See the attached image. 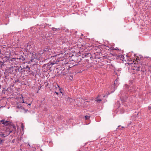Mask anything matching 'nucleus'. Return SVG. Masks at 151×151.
Masks as SVG:
<instances>
[{
	"instance_id": "f257e3e1",
	"label": "nucleus",
	"mask_w": 151,
	"mask_h": 151,
	"mask_svg": "<svg viewBox=\"0 0 151 151\" xmlns=\"http://www.w3.org/2000/svg\"><path fill=\"white\" fill-rule=\"evenodd\" d=\"M14 128H9L8 127H4L3 128H1V129L3 130L4 132H1L0 133V137H5L9 135L10 133L13 132V134H15L16 130V128L15 129H13Z\"/></svg>"
},
{
	"instance_id": "f03ea898",
	"label": "nucleus",
	"mask_w": 151,
	"mask_h": 151,
	"mask_svg": "<svg viewBox=\"0 0 151 151\" xmlns=\"http://www.w3.org/2000/svg\"><path fill=\"white\" fill-rule=\"evenodd\" d=\"M5 126L8 127L9 128H14V130L15 129V126L13 123L10 121H5V119H3L0 121V128H3L4 127H7Z\"/></svg>"
},
{
	"instance_id": "7ed1b4c3",
	"label": "nucleus",
	"mask_w": 151,
	"mask_h": 151,
	"mask_svg": "<svg viewBox=\"0 0 151 151\" xmlns=\"http://www.w3.org/2000/svg\"><path fill=\"white\" fill-rule=\"evenodd\" d=\"M110 54H111V57H114V56H115V58H116V60H122L123 61V60L124 59V56L123 55H122L121 54H115L114 53L113 54V53H110L109 52L108 53H107V54L106 55V56H108V57H109V55H110Z\"/></svg>"
},
{
	"instance_id": "20e7f679",
	"label": "nucleus",
	"mask_w": 151,
	"mask_h": 151,
	"mask_svg": "<svg viewBox=\"0 0 151 151\" xmlns=\"http://www.w3.org/2000/svg\"><path fill=\"white\" fill-rule=\"evenodd\" d=\"M18 67L11 66L7 68V70L9 72V73L11 74H14V75L16 74L18 75L19 74L18 73Z\"/></svg>"
},
{
	"instance_id": "39448f33",
	"label": "nucleus",
	"mask_w": 151,
	"mask_h": 151,
	"mask_svg": "<svg viewBox=\"0 0 151 151\" xmlns=\"http://www.w3.org/2000/svg\"><path fill=\"white\" fill-rule=\"evenodd\" d=\"M41 56V55L40 52L36 53L35 52H33V53H32L31 59L29 61H28L30 63V62H33L34 59L40 60V58Z\"/></svg>"
},
{
	"instance_id": "423d86ee",
	"label": "nucleus",
	"mask_w": 151,
	"mask_h": 151,
	"mask_svg": "<svg viewBox=\"0 0 151 151\" xmlns=\"http://www.w3.org/2000/svg\"><path fill=\"white\" fill-rule=\"evenodd\" d=\"M26 74L34 76V72L30 70V67L28 65L26 66L25 67Z\"/></svg>"
},
{
	"instance_id": "0eeeda50",
	"label": "nucleus",
	"mask_w": 151,
	"mask_h": 151,
	"mask_svg": "<svg viewBox=\"0 0 151 151\" xmlns=\"http://www.w3.org/2000/svg\"><path fill=\"white\" fill-rule=\"evenodd\" d=\"M47 64V68H48L49 70H50V72H51L54 69V68H53L52 65H54V63H52V61L51 60Z\"/></svg>"
},
{
	"instance_id": "6e6552de",
	"label": "nucleus",
	"mask_w": 151,
	"mask_h": 151,
	"mask_svg": "<svg viewBox=\"0 0 151 151\" xmlns=\"http://www.w3.org/2000/svg\"><path fill=\"white\" fill-rule=\"evenodd\" d=\"M17 69L18 72H19V73H20L21 74H26L25 67L22 68L21 67H18V68Z\"/></svg>"
},
{
	"instance_id": "1a4fd4ad",
	"label": "nucleus",
	"mask_w": 151,
	"mask_h": 151,
	"mask_svg": "<svg viewBox=\"0 0 151 151\" xmlns=\"http://www.w3.org/2000/svg\"><path fill=\"white\" fill-rule=\"evenodd\" d=\"M9 72L7 70V69L6 70H6L4 72V78L5 79H6L7 81H8L9 78H10V77L9 76Z\"/></svg>"
},
{
	"instance_id": "9d476101",
	"label": "nucleus",
	"mask_w": 151,
	"mask_h": 151,
	"mask_svg": "<svg viewBox=\"0 0 151 151\" xmlns=\"http://www.w3.org/2000/svg\"><path fill=\"white\" fill-rule=\"evenodd\" d=\"M53 88L54 89H55V91H59V89L60 86L57 83H53Z\"/></svg>"
},
{
	"instance_id": "9b49d317",
	"label": "nucleus",
	"mask_w": 151,
	"mask_h": 151,
	"mask_svg": "<svg viewBox=\"0 0 151 151\" xmlns=\"http://www.w3.org/2000/svg\"><path fill=\"white\" fill-rule=\"evenodd\" d=\"M82 56L83 58L85 57H86L87 58H91L92 57V55L90 53L86 52L84 54H83L82 55Z\"/></svg>"
},
{
	"instance_id": "f8f14e48",
	"label": "nucleus",
	"mask_w": 151,
	"mask_h": 151,
	"mask_svg": "<svg viewBox=\"0 0 151 151\" xmlns=\"http://www.w3.org/2000/svg\"><path fill=\"white\" fill-rule=\"evenodd\" d=\"M69 63L68 62L66 63L65 65V67H66L65 68L66 69V70H68L69 71L70 68L77 65L76 64H75L73 65H68Z\"/></svg>"
},
{
	"instance_id": "ddd939ff",
	"label": "nucleus",
	"mask_w": 151,
	"mask_h": 151,
	"mask_svg": "<svg viewBox=\"0 0 151 151\" xmlns=\"http://www.w3.org/2000/svg\"><path fill=\"white\" fill-rule=\"evenodd\" d=\"M128 98V97L126 96H125L124 97L122 96L120 97L122 103L124 102H126V101Z\"/></svg>"
},
{
	"instance_id": "4468645a",
	"label": "nucleus",
	"mask_w": 151,
	"mask_h": 151,
	"mask_svg": "<svg viewBox=\"0 0 151 151\" xmlns=\"http://www.w3.org/2000/svg\"><path fill=\"white\" fill-rule=\"evenodd\" d=\"M58 37L61 40L66 39L65 38V35L63 33H61L60 34L59 36Z\"/></svg>"
},
{
	"instance_id": "2eb2a0df",
	"label": "nucleus",
	"mask_w": 151,
	"mask_h": 151,
	"mask_svg": "<svg viewBox=\"0 0 151 151\" xmlns=\"http://www.w3.org/2000/svg\"><path fill=\"white\" fill-rule=\"evenodd\" d=\"M63 71H64V72H62L61 73V74H62V75L63 76H65L67 74H68L69 72V71L68 70H66L65 68L63 70Z\"/></svg>"
},
{
	"instance_id": "dca6fc26",
	"label": "nucleus",
	"mask_w": 151,
	"mask_h": 151,
	"mask_svg": "<svg viewBox=\"0 0 151 151\" xmlns=\"http://www.w3.org/2000/svg\"><path fill=\"white\" fill-rule=\"evenodd\" d=\"M9 62L10 63H15V64H16V63L15 62V58H11L10 57H9Z\"/></svg>"
},
{
	"instance_id": "f3484780",
	"label": "nucleus",
	"mask_w": 151,
	"mask_h": 151,
	"mask_svg": "<svg viewBox=\"0 0 151 151\" xmlns=\"http://www.w3.org/2000/svg\"><path fill=\"white\" fill-rule=\"evenodd\" d=\"M118 82L117 81V79H116L114 82L113 84L114 89L116 88L118 85H119Z\"/></svg>"
},
{
	"instance_id": "a211bd4d",
	"label": "nucleus",
	"mask_w": 151,
	"mask_h": 151,
	"mask_svg": "<svg viewBox=\"0 0 151 151\" xmlns=\"http://www.w3.org/2000/svg\"><path fill=\"white\" fill-rule=\"evenodd\" d=\"M9 57L5 56L4 57L2 58V61L5 63V62H9Z\"/></svg>"
},
{
	"instance_id": "6ab92c4d",
	"label": "nucleus",
	"mask_w": 151,
	"mask_h": 151,
	"mask_svg": "<svg viewBox=\"0 0 151 151\" xmlns=\"http://www.w3.org/2000/svg\"><path fill=\"white\" fill-rule=\"evenodd\" d=\"M145 70H145V68H143V67H142L141 68V69L140 71L141 72V74L142 76L143 75H144V74H145Z\"/></svg>"
},
{
	"instance_id": "aec40b11",
	"label": "nucleus",
	"mask_w": 151,
	"mask_h": 151,
	"mask_svg": "<svg viewBox=\"0 0 151 151\" xmlns=\"http://www.w3.org/2000/svg\"><path fill=\"white\" fill-rule=\"evenodd\" d=\"M49 50H51V49L49 47L45 46L44 47L43 51L44 52H47V51L50 52Z\"/></svg>"
},
{
	"instance_id": "412c9836",
	"label": "nucleus",
	"mask_w": 151,
	"mask_h": 151,
	"mask_svg": "<svg viewBox=\"0 0 151 151\" xmlns=\"http://www.w3.org/2000/svg\"><path fill=\"white\" fill-rule=\"evenodd\" d=\"M47 64H44L42 66V68H43L44 69H45V71L46 70V71H47L49 70L48 68H47Z\"/></svg>"
},
{
	"instance_id": "4be33fe9",
	"label": "nucleus",
	"mask_w": 151,
	"mask_h": 151,
	"mask_svg": "<svg viewBox=\"0 0 151 151\" xmlns=\"http://www.w3.org/2000/svg\"><path fill=\"white\" fill-rule=\"evenodd\" d=\"M110 49L112 50H117L119 52H120L121 51V50L120 49H119L117 47H116L115 48H114V47H111L110 48Z\"/></svg>"
},
{
	"instance_id": "5701e85b",
	"label": "nucleus",
	"mask_w": 151,
	"mask_h": 151,
	"mask_svg": "<svg viewBox=\"0 0 151 151\" xmlns=\"http://www.w3.org/2000/svg\"><path fill=\"white\" fill-rule=\"evenodd\" d=\"M5 141V140L4 139H2L0 138V145H3L4 142Z\"/></svg>"
},
{
	"instance_id": "b1692460",
	"label": "nucleus",
	"mask_w": 151,
	"mask_h": 151,
	"mask_svg": "<svg viewBox=\"0 0 151 151\" xmlns=\"http://www.w3.org/2000/svg\"><path fill=\"white\" fill-rule=\"evenodd\" d=\"M116 105L118 106V108H119L120 107L121 104L119 102V100H118L116 104Z\"/></svg>"
},
{
	"instance_id": "393cba45",
	"label": "nucleus",
	"mask_w": 151,
	"mask_h": 151,
	"mask_svg": "<svg viewBox=\"0 0 151 151\" xmlns=\"http://www.w3.org/2000/svg\"><path fill=\"white\" fill-rule=\"evenodd\" d=\"M0 63H1V68L3 66H4L5 65V64H4V63H5L3 61L0 60Z\"/></svg>"
},
{
	"instance_id": "a878e982",
	"label": "nucleus",
	"mask_w": 151,
	"mask_h": 151,
	"mask_svg": "<svg viewBox=\"0 0 151 151\" xmlns=\"http://www.w3.org/2000/svg\"><path fill=\"white\" fill-rule=\"evenodd\" d=\"M13 82L14 83H17V82H18L19 83H20V81L19 80V79L17 78L15 80H14L13 81Z\"/></svg>"
},
{
	"instance_id": "bb28decb",
	"label": "nucleus",
	"mask_w": 151,
	"mask_h": 151,
	"mask_svg": "<svg viewBox=\"0 0 151 151\" xmlns=\"http://www.w3.org/2000/svg\"><path fill=\"white\" fill-rule=\"evenodd\" d=\"M15 62H16L17 63H20V59L19 58H15Z\"/></svg>"
},
{
	"instance_id": "cd10ccee",
	"label": "nucleus",
	"mask_w": 151,
	"mask_h": 151,
	"mask_svg": "<svg viewBox=\"0 0 151 151\" xmlns=\"http://www.w3.org/2000/svg\"><path fill=\"white\" fill-rule=\"evenodd\" d=\"M59 91H60V92L61 93H62V92L64 91L63 89L62 88L60 87L59 89Z\"/></svg>"
},
{
	"instance_id": "c85d7f7f",
	"label": "nucleus",
	"mask_w": 151,
	"mask_h": 151,
	"mask_svg": "<svg viewBox=\"0 0 151 151\" xmlns=\"http://www.w3.org/2000/svg\"><path fill=\"white\" fill-rule=\"evenodd\" d=\"M134 56L135 57V58H136V59L137 60H140V58H141V57L139 58V57L138 56H136V54H134Z\"/></svg>"
},
{
	"instance_id": "c756f323",
	"label": "nucleus",
	"mask_w": 151,
	"mask_h": 151,
	"mask_svg": "<svg viewBox=\"0 0 151 151\" xmlns=\"http://www.w3.org/2000/svg\"><path fill=\"white\" fill-rule=\"evenodd\" d=\"M148 72L149 73H148V76L151 77V70L149 69Z\"/></svg>"
},
{
	"instance_id": "7c9ffc66",
	"label": "nucleus",
	"mask_w": 151,
	"mask_h": 151,
	"mask_svg": "<svg viewBox=\"0 0 151 151\" xmlns=\"http://www.w3.org/2000/svg\"><path fill=\"white\" fill-rule=\"evenodd\" d=\"M85 118L86 120H88L90 118V116H85Z\"/></svg>"
},
{
	"instance_id": "2f4dec72",
	"label": "nucleus",
	"mask_w": 151,
	"mask_h": 151,
	"mask_svg": "<svg viewBox=\"0 0 151 151\" xmlns=\"http://www.w3.org/2000/svg\"><path fill=\"white\" fill-rule=\"evenodd\" d=\"M129 84L132 85L134 82V80H132L129 81Z\"/></svg>"
},
{
	"instance_id": "473e14b6",
	"label": "nucleus",
	"mask_w": 151,
	"mask_h": 151,
	"mask_svg": "<svg viewBox=\"0 0 151 151\" xmlns=\"http://www.w3.org/2000/svg\"><path fill=\"white\" fill-rule=\"evenodd\" d=\"M20 58V59H22L23 60H24V61H25V58H24V56H21L20 58Z\"/></svg>"
},
{
	"instance_id": "72a5a7b5",
	"label": "nucleus",
	"mask_w": 151,
	"mask_h": 151,
	"mask_svg": "<svg viewBox=\"0 0 151 151\" xmlns=\"http://www.w3.org/2000/svg\"><path fill=\"white\" fill-rule=\"evenodd\" d=\"M58 62L57 60H53V61H52V63H54V64H55Z\"/></svg>"
},
{
	"instance_id": "f704fd0d",
	"label": "nucleus",
	"mask_w": 151,
	"mask_h": 151,
	"mask_svg": "<svg viewBox=\"0 0 151 151\" xmlns=\"http://www.w3.org/2000/svg\"><path fill=\"white\" fill-rule=\"evenodd\" d=\"M140 66H139L138 65L137 66V68L136 69L137 71H139L140 69Z\"/></svg>"
},
{
	"instance_id": "c9c22d12",
	"label": "nucleus",
	"mask_w": 151,
	"mask_h": 151,
	"mask_svg": "<svg viewBox=\"0 0 151 151\" xmlns=\"http://www.w3.org/2000/svg\"><path fill=\"white\" fill-rule=\"evenodd\" d=\"M21 138H17V140H16V141H17V143H18L19 142V141H21Z\"/></svg>"
},
{
	"instance_id": "e433bc0d",
	"label": "nucleus",
	"mask_w": 151,
	"mask_h": 151,
	"mask_svg": "<svg viewBox=\"0 0 151 151\" xmlns=\"http://www.w3.org/2000/svg\"><path fill=\"white\" fill-rule=\"evenodd\" d=\"M52 29L54 31H56L57 30V28H55L54 27H52Z\"/></svg>"
},
{
	"instance_id": "4c0bfd02",
	"label": "nucleus",
	"mask_w": 151,
	"mask_h": 151,
	"mask_svg": "<svg viewBox=\"0 0 151 151\" xmlns=\"http://www.w3.org/2000/svg\"><path fill=\"white\" fill-rule=\"evenodd\" d=\"M21 128L22 129V130H23L24 129V125L23 124V123H22L21 124Z\"/></svg>"
},
{
	"instance_id": "58836bf2",
	"label": "nucleus",
	"mask_w": 151,
	"mask_h": 151,
	"mask_svg": "<svg viewBox=\"0 0 151 151\" xmlns=\"http://www.w3.org/2000/svg\"><path fill=\"white\" fill-rule=\"evenodd\" d=\"M63 30H65V31L66 32H69V30L68 29H66V28H64L63 29Z\"/></svg>"
},
{
	"instance_id": "ea45409f",
	"label": "nucleus",
	"mask_w": 151,
	"mask_h": 151,
	"mask_svg": "<svg viewBox=\"0 0 151 151\" xmlns=\"http://www.w3.org/2000/svg\"><path fill=\"white\" fill-rule=\"evenodd\" d=\"M22 103H26L27 104H28V105L30 106L31 103H29V104H28L27 103H25V102H24V99H22Z\"/></svg>"
},
{
	"instance_id": "a19ab883",
	"label": "nucleus",
	"mask_w": 151,
	"mask_h": 151,
	"mask_svg": "<svg viewBox=\"0 0 151 151\" xmlns=\"http://www.w3.org/2000/svg\"><path fill=\"white\" fill-rule=\"evenodd\" d=\"M102 100L101 99H97L96 100V101L98 102H100V101H101Z\"/></svg>"
},
{
	"instance_id": "79ce46f5",
	"label": "nucleus",
	"mask_w": 151,
	"mask_h": 151,
	"mask_svg": "<svg viewBox=\"0 0 151 151\" xmlns=\"http://www.w3.org/2000/svg\"><path fill=\"white\" fill-rule=\"evenodd\" d=\"M19 58L20 59L19 60H20V62H19L20 63H22V62H24V63L25 62V61H24L22 59H20V58ZM25 62H27V61L26 60Z\"/></svg>"
},
{
	"instance_id": "37998d69",
	"label": "nucleus",
	"mask_w": 151,
	"mask_h": 151,
	"mask_svg": "<svg viewBox=\"0 0 151 151\" xmlns=\"http://www.w3.org/2000/svg\"><path fill=\"white\" fill-rule=\"evenodd\" d=\"M125 87H126V88H127V89H129V86L128 85H127V84H126L125 85Z\"/></svg>"
},
{
	"instance_id": "c03bdc74",
	"label": "nucleus",
	"mask_w": 151,
	"mask_h": 151,
	"mask_svg": "<svg viewBox=\"0 0 151 151\" xmlns=\"http://www.w3.org/2000/svg\"><path fill=\"white\" fill-rule=\"evenodd\" d=\"M20 109H22L24 110L25 109L24 107L20 105Z\"/></svg>"
},
{
	"instance_id": "a18cd8bd",
	"label": "nucleus",
	"mask_w": 151,
	"mask_h": 151,
	"mask_svg": "<svg viewBox=\"0 0 151 151\" xmlns=\"http://www.w3.org/2000/svg\"><path fill=\"white\" fill-rule=\"evenodd\" d=\"M15 141H16L15 139H13L12 140V142L13 143H15Z\"/></svg>"
},
{
	"instance_id": "49530a36",
	"label": "nucleus",
	"mask_w": 151,
	"mask_h": 151,
	"mask_svg": "<svg viewBox=\"0 0 151 151\" xmlns=\"http://www.w3.org/2000/svg\"><path fill=\"white\" fill-rule=\"evenodd\" d=\"M96 58H100L99 57V55L96 54Z\"/></svg>"
},
{
	"instance_id": "de8ad7c7",
	"label": "nucleus",
	"mask_w": 151,
	"mask_h": 151,
	"mask_svg": "<svg viewBox=\"0 0 151 151\" xmlns=\"http://www.w3.org/2000/svg\"><path fill=\"white\" fill-rule=\"evenodd\" d=\"M74 61L72 60V61H70L68 63H70V64H71V63H73V64H74Z\"/></svg>"
},
{
	"instance_id": "09e8293b",
	"label": "nucleus",
	"mask_w": 151,
	"mask_h": 151,
	"mask_svg": "<svg viewBox=\"0 0 151 151\" xmlns=\"http://www.w3.org/2000/svg\"><path fill=\"white\" fill-rule=\"evenodd\" d=\"M41 88V84H40V85L38 87V88L39 90H40Z\"/></svg>"
},
{
	"instance_id": "8fccbe9b",
	"label": "nucleus",
	"mask_w": 151,
	"mask_h": 151,
	"mask_svg": "<svg viewBox=\"0 0 151 151\" xmlns=\"http://www.w3.org/2000/svg\"><path fill=\"white\" fill-rule=\"evenodd\" d=\"M57 30H60L61 29H62V28H57Z\"/></svg>"
},
{
	"instance_id": "3c124183",
	"label": "nucleus",
	"mask_w": 151,
	"mask_h": 151,
	"mask_svg": "<svg viewBox=\"0 0 151 151\" xmlns=\"http://www.w3.org/2000/svg\"><path fill=\"white\" fill-rule=\"evenodd\" d=\"M17 107L18 109H19L20 108V105H18V106H17Z\"/></svg>"
},
{
	"instance_id": "603ef678",
	"label": "nucleus",
	"mask_w": 151,
	"mask_h": 151,
	"mask_svg": "<svg viewBox=\"0 0 151 151\" xmlns=\"http://www.w3.org/2000/svg\"><path fill=\"white\" fill-rule=\"evenodd\" d=\"M55 91V93L57 95H58L59 94V93L58 92H56V91Z\"/></svg>"
},
{
	"instance_id": "864d4df0",
	"label": "nucleus",
	"mask_w": 151,
	"mask_h": 151,
	"mask_svg": "<svg viewBox=\"0 0 151 151\" xmlns=\"http://www.w3.org/2000/svg\"><path fill=\"white\" fill-rule=\"evenodd\" d=\"M46 27V25H45V24L42 25V27L45 28Z\"/></svg>"
},
{
	"instance_id": "5fc2aeb1",
	"label": "nucleus",
	"mask_w": 151,
	"mask_h": 151,
	"mask_svg": "<svg viewBox=\"0 0 151 151\" xmlns=\"http://www.w3.org/2000/svg\"><path fill=\"white\" fill-rule=\"evenodd\" d=\"M96 53V55H100V54L101 53V52H99Z\"/></svg>"
},
{
	"instance_id": "6e6d98bb",
	"label": "nucleus",
	"mask_w": 151,
	"mask_h": 151,
	"mask_svg": "<svg viewBox=\"0 0 151 151\" xmlns=\"http://www.w3.org/2000/svg\"><path fill=\"white\" fill-rule=\"evenodd\" d=\"M24 110L25 111V113L27 112L28 111V109H25Z\"/></svg>"
},
{
	"instance_id": "4d7b16f0",
	"label": "nucleus",
	"mask_w": 151,
	"mask_h": 151,
	"mask_svg": "<svg viewBox=\"0 0 151 151\" xmlns=\"http://www.w3.org/2000/svg\"><path fill=\"white\" fill-rule=\"evenodd\" d=\"M121 126H119L117 128H116V130H117V129H119V127H121Z\"/></svg>"
},
{
	"instance_id": "13d9d810",
	"label": "nucleus",
	"mask_w": 151,
	"mask_h": 151,
	"mask_svg": "<svg viewBox=\"0 0 151 151\" xmlns=\"http://www.w3.org/2000/svg\"><path fill=\"white\" fill-rule=\"evenodd\" d=\"M62 94L63 96H65V93L63 92H62Z\"/></svg>"
},
{
	"instance_id": "bf43d9fd",
	"label": "nucleus",
	"mask_w": 151,
	"mask_h": 151,
	"mask_svg": "<svg viewBox=\"0 0 151 151\" xmlns=\"http://www.w3.org/2000/svg\"><path fill=\"white\" fill-rule=\"evenodd\" d=\"M148 109L149 110H150L151 109V107L150 106H149Z\"/></svg>"
},
{
	"instance_id": "052dcab7",
	"label": "nucleus",
	"mask_w": 151,
	"mask_h": 151,
	"mask_svg": "<svg viewBox=\"0 0 151 151\" xmlns=\"http://www.w3.org/2000/svg\"><path fill=\"white\" fill-rule=\"evenodd\" d=\"M21 97H20V99H21L22 98L23 99V96L22 95H21Z\"/></svg>"
},
{
	"instance_id": "680f3d73",
	"label": "nucleus",
	"mask_w": 151,
	"mask_h": 151,
	"mask_svg": "<svg viewBox=\"0 0 151 151\" xmlns=\"http://www.w3.org/2000/svg\"><path fill=\"white\" fill-rule=\"evenodd\" d=\"M134 62H135V63H137L136 62H137V63H138V61H136L134 59Z\"/></svg>"
},
{
	"instance_id": "e2e57ef3",
	"label": "nucleus",
	"mask_w": 151,
	"mask_h": 151,
	"mask_svg": "<svg viewBox=\"0 0 151 151\" xmlns=\"http://www.w3.org/2000/svg\"><path fill=\"white\" fill-rule=\"evenodd\" d=\"M42 25H42V24H40V25H39V26L42 27Z\"/></svg>"
},
{
	"instance_id": "0e129e2a",
	"label": "nucleus",
	"mask_w": 151,
	"mask_h": 151,
	"mask_svg": "<svg viewBox=\"0 0 151 151\" xmlns=\"http://www.w3.org/2000/svg\"><path fill=\"white\" fill-rule=\"evenodd\" d=\"M127 64H128V65H131L132 64H133V63H127Z\"/></svg>"
},
{
	"instance_id": "69168bd1",
	"label": "nucleus",
	"mask_w": 151,
	"mask_h": 151,
	"mask_svg": "<svg viewBox=\"0 0 151 151\" xmlns=\"http://www.w3.org/2000/svg\"><path fill=\"white\" fill-rule=\"evenodd\" d=\"M45 25H46V26H47V25H49V24H46V23H45Z\"/></svg>"
},
{
	"instance_id": "338daca9",
	"label": "nucleus",
	"mask_w": 151,
	"mask_h": 151,
	"mask_svg": "<svg viewBox=\"0 0 151 151\" xmlns=\"http://www.w3.org/2000/svg\"><path fill=\"white\" fill-rule=\"evenodd\" d=\"M116 79H117V81H118V80H119V78H117Z\"/></svg>"
},
{
	"instance_id": "774afa93",
	"label": "nucleus",
	"mask_w": 151,
	"mask_h": 151,
	"mask_svg": "<svg viewBox=\"0 0 151 151\" xmlns=\"http://www.w3.org/2000/svg\"><path fill=\"white\" fill-rule=\"evenodd\" d=\"M40 151H43L41 149H40Z\"/></svg>"
}]
</instances>
